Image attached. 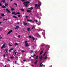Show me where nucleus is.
<instances>
[{
  "mask_svg": "<svg viewBox=\"0 0 67 67\" xmlns=\"http://www.w3.org/2000/svg\"><path fill=\"white\" fill-rule=\"evenodd\" d=\"M5 46V44H4L3 46H2L1 47V49H3V48H5L6 47Z\"/></svg>",
  "mask_w": 67,
  "mask_h": 67,
  "instance_id": "nucleus-1",
  "label": "nucleus"
},
{
  "mask_svg": "<svg viewBox=\"0 0 67 67\" xmlns=\"http://www.w3.org/2000/svg\"><path fill=\"white\" fill-rule=\"evenodd\" d=\"M27 22H34L35 21V20H29V19H27Z\"/></svg>",
  "mask_w": 67,
  "mask_h": 67,
  "instance_id": "nucleus-2",
  "label": "nucleus"
},
{
  "mask_svg": "<svg viewBox=\"0 0 67 67\" xmlns=\"http://www.w3.org/2000/svg\"><path fill=\"white\" fill-rule=\"evenodd\" d=\"M13 31L12 30H10L8 33L7 35H8V34H10L11 33H12V32Z\"/></svg>",
  "mask_w": 67,
  "mask_h": 67,
  "instance_id": "nucleus-3",
  "label": "nucleus"
},
{
  "mask_svg": "<svg viewBox=\"0 0 67 67\" xmlns=\"http://www.w3.org/2000/svg\"><path fill=\"white\" fill-rule=\"evenodd\" d=\"M6 11H7V12H8V13H11V12L9 10V9H8V8H6Z\"/></svg>",
  "mask_w": 67,
  "mask_h": 67,
  "instance_id": "nucleus-4",
  "label": "nucleus"
},
{
  "mask_svg": "<svg viewBox=\"0 0 67 67\" xmlns=\"http://www.w3.org/2000/svg\"><path fill=\"white\" fill-rule=\"evenodd\" d=\"M25 46L26 47H29V45L28 43H25Z\"/></svg>",
  "mask_w": 67,
  "mask_h": 67,
  "instance_id": "nucleus-5",
  "label": "nucleus"
},
{
  "mask_svg": "<svg viewBox=\"0 0 67 67\" xmlns=\"http://www.w3.org/2000/svg\"><path fill=\"white\" fill-rule=\"evenodd\" d=\"M39 58H40V60H42V59H43V56H42V55H41L39 57Z\"/></svg>",
  "mask_w": 67,
  "mask_h": 67,
  "instance_id": "nucleus-6",
  "label": "nucleus"
},
{
  "mask_svg": "<svg viewBox=\"0 0 67 67\" xmlns=\"http://www.w3.org/2000/svg\"><path fill=\"white\" fill-rule=\"evenodd\" d=\"M26 3V4H27L28 3H30V2L29 1H27L26 2L23 3V4H25Z\"/></svg>",
  "mask_w": 67,
  "mask_h": 67,
  "instance_id": "nucleus-7",
  "label": "nucleus"
},
{
  "mask_svg": "<svg viewBox=\"0 0 67 67\" xmlns=\"http://www.w3.org/2000/svg\"><path fill=\"white\" fill-rule=\"evenodd\" d=\"M19 27L18 26H17L15 28V30H16V29H19Z\"/></svg>",
  "mask_w": 67,
  "mask_h": 67,
  "instance_id": "nucleus-8",
  "label": "nucleus"
},
{
  "mask_svg": "<svg viewBox=\"0 0 67 67\" xmlns=\"http://www.w3.org/2000/svg\"><path fill=\"white\" fill-rule=\"evenodd\" d=\"M27 12H28V13H31V12H32V11L30 10H27Z\"/></svg>",
  "mask_w": 67,
  "mask_h": 67,
  "instance_id": "nucleus-9",
  "label": "nucleus"
},
{
  "mask_svg": "<svg viewBox=\"0 0 67 67\" xmlns=\"http://www.w3.org/2000/svg\"><path fill=\"white\" fill-rule=\"evenodd\" d=\"M27 30L28 31L30 32V31H31V29L30 28H28L27 29Z\"/></svg>",
  "mask_w": 67,
  "mask_h": 67,
  "instance_id": "nucleus-10",
  "label": "nucleus"
},
{
  "mask_svg": "<svg viewBox=\"0 0 67 67\" xmlns=\"http://www.w3.org/2000/svg\"><path fill=\"white\" fill-rule=\"evenodd\" d=\"M14 49L12 48L10 49V50H9V52L10 53L11 52V51H12V50H13Z\"/></svg>",
  "mask_w": 67,
  "mask_h": 67,
  "instance_id": "nucleus-11",
  "label": "nucleus"
},
{
  "mask_svg": "<svg viewBox=\"0 0 67 67\" xmlns=\"http://www.w3.org/2000/svg\"><path fill=\"white\" fill-rule=\"evenodd\" d=\"M33 7H31L30 8H28L29 10H33Z\"/></svg>",
  "mask_w": 67,
  "mask_h": 67,
  "instance_id": "nucleus-12",
  "label": "nucleus"
},
{
  "mask_svg": "<svg viewBox=\"0 0 67 67\" xmlns=\"http://www.w3.org/2000/svg\"><path fill=\"white\" fill-rule=\"evenodd\" d=\"M2 2H3V3H6V2H5V0H2L1 1Z\"/></svg>",
  "mask_w": 67,
  "mask_h": 67,
  "instance_id": "nucleus-13",
  "label": "nucleus"
},
{
  "mask_svg": "<svg viewBox=\"0 0 67 67\" xmlns=\"http://www.w3.org/2000/svg\"><path fill=\"white\" fill-rule=\"evenodd\" d=\"M11 10L12 11H14L15 10V9L14 8H12V7H10Z\"/></svg>",
  "mask_w": 67,
  "mask_h": 67,
  "instance_id": "nucleus-14",
  "label": "nucleus"
},
{
  "mask_svg": "<svg viewBox=\"0 0 67 67\" xmlns=\"http://www.w3.org/2000/svg\"><path fill=\"white\" fill-rule=\"evenodd\" d=\"M47 55H46V56L44 57V59H46V60L47 59Z\"/></svg>",
  "mask_w": 67,
  "mask_h": 67,
  "instance_id": "nucleus-15",
  "label": "nucleus"
},
{
  "mask_svg": "<svg viewBox=\"0 0 67 67\" xmlns=\"http://www.w3.org/2000/svg\"><path fill=\"white\" fill-rule=\"evenodd\" d=\"M43 64H42V63H41L40 64V66L41 67H43Z\"/></svg>",
  "mask_w": 67,
  "mask_h": 67,
  "instance_id": "nucleus-16",
  "label": "nucleus"
},
{
  "mask_svg": "<svg viewBox=\"0 0 67 67\" xmlns=\"http://www.w3.org/2000/svg\"><path fill=\"white\" fill-rule=\"evenodd\" d=\"M24 5L25 7H28V5H27V4H25Z\"/></svg>",
  "mask_w": 67,
  "mask_h": 67,
  "instance_id": "nucleus-17",
  "label": "nucleus"
},
{
  "mask_svg": "<svg viewBox=\"0 0 67 67\" xmlns=\"http://www.w3.org/2000/svg\"><path fill=\"white\" fill-rule=\"evenodd\" d=\"M2 8H3V9H5V8H6V7H5V6L3 5V6H2Z\"/></svg>",
  "mask_w": 67,
  "mask_h": 67,
  "instance_id": "nucleus-18",
  "label": "nucleus"
},
{
  "mask_svg": "<svg viewBox=\"0 0 67 67\" xmlns=\"http://www.w3.org/2000/svg\"><path fill=\"white\" fill-rule=\"evenodd\" d=\"M20 12H18L17 13H16V14H14V15H16V14H20Z\"/></svg>",
  "mask_w": 67,
  "mask_h": 67,
  "instance_id": "nucleus-19",
  "label": "nucleus"
},
{
  "mask_svg": "<svg viewBox=\"0 0 67 67\" xmlns=\"http://www.w3.org/2000/svg\"><path fill=\"white\" fill-rule=\"evenodd\" d=\"M5 51L6 52V53H8V49H7L5 50Z\"/></svg>",
  "mask_w": 67,
  "mask_h": 67,
  "instance_id": "nucleus-20",
  "label": "nucleus"
},
{
  "mask_svg": "<svg viewBox=\"0 0 67 67\" xmlns=\"http://www.w3.org/2000/svg\"><path fill=\"white\" fill-rule=\"evenodd\" d=\"M8 20L7 19H3V21H7Z\"/></svg>",
  "mask_w": 67,
  "mask_h": 67,
  "instance_id": "nucleus-21",
  "label": "nucleus"
},
{
  "mask_svg": "<svg viewBox=\"0 0 67 67\" xmlns=\"http://www.w3.org/2000/svg\"><path fill=\"white\" fill-rule=\"evenodd\" d=\"M20 10L21 11H24V10L23 9H20Z\"/></svg>",
  "mask_w": 67,
  "mask_h": 67,
  "instance_id": "nucleus-22",
  "label": "nucleus"
},
{
  "mask_svg": "<svg viewBox=\"0 0 67 67\" xmlns=\"http://www.w3.org/2000/svg\"><path fill=\"white\" fill-rule=\"evenodd\" d=\"M13 18H15V19H17V17H16V16H13Z\"/></svg>",
  "mask_w": 67,
  "mask_h": 67,
  "instance_id": "nucleus-23",
  "label": "nucleus"
},
{
  "mask_svg": "<svg viewBox=\"0 0 67 67\" xmlns=\"http://www.w3.org/2000/svg\"><path fill=\"white\" fill-rule=\"evenodd\" d=\"M24 25H27V23H25L24 22Z\"/></svg>",
  "mask_w": 67,
  "mask_h": 67,
  "instance_id": "nucleus-24",
  "label": "nucleus"
},
{
  "mask_svg": "<svg viewBox=\"0 0 67 67\" xmlns=\"http://www.w3.org/2000/svg\"><path fill=\"white\" fill-rule=\"evenodd\" d=\"M16 13L15 12H12V14H16Z\"/></svg>",
  "mask_w": 67,
  "mask_h": 67,
  "instance_id": "nucleus-25",
  "label": "nucleus"
},
{
  "mask_svg": "<svg viewBox=\"0 0 67 67\" xmlns=\"http://www.w3.org/2000/svg\"><path fill=\"white\" fill-rule=\"evenodd\" d=\"M39 4L38 5V7H40V5H41V2H40L39 3Z\"/></svg>",
  "mask_w": 67,
  "mask_h": 67,
  "instance_id": "nucleus-26",
  "label": "nucleus"
},
{
  "mask_svg": "<svg viewBox=\"0 0 67 67\" xmlns=\"http://www.w3.org/2000/svg\"><path fill=\"white\" fill-rule=\"evenodd\" d=\"M5 6H7L8 5V3H5Z\"/></svg>",
  "mask_w": 67,
  "mask_h": 67,
  "instance_id": "nucleus-27",
  "label": "nucleus"
},
{
  "mask_svg": "<svg viewBox=\"0 0 67 67\" xmlns=\"http://www.w3.org/2000/svg\"><path fill=\"white\" fill-rule=\"evenodd\" d=\"M43 51H41L40 53V55L42 54V53H43Z\"/></svg>",
  "mask_w": 67,
  "mask_h": 67,
  "instance_id": "nucleus-28",
  "label": "nucleus"
},
{
  "mask_svg": "<svg viewBox=\"0 0 67 67\" xmlns=\"http://www.w3.org/2000/svg\"><path fill=\"white\" fill-rule=\"evenodd\" d=\"M37 60L35 62V64H37Z\"/></svg>",
  "mask_w": 67,
  "mask_h": 67,
  "instance_id": "nucleus-29",
  "label": "nucleus"
},
{
  "mask_svg": "<svg viewBox=\"0 0 67 67\" xmlns=\"http://www.w3.org/2000/svg\"><path fill=\"white\" fill-rule=\"evenodd\" d=\"M38 56H36V58H35V59H36L37 58H38Z\"/></svg>",
  "mask_w": 67,
  "mask_h": 67,
  "instance_id": "nucleus-30",
  "label": "nucleus"
},
{
  "mask_svg": "<svg viewBox=\"0 0 67 67\" xmlns=\"http://www.w3.org/2000/svg\"><path fill=\"white\" fill-rule=\"evenodd\" d=\"M5 15H4V14H2V16H5Z\"/></svg>",
  "mask_w": 67,
  "mask_h": 67,
  "instance_id": "nucleus-31",
  "label": "nucleus"
},
{
  "mask_svg": "<svg viewBox=\"0 0 67 67\" xmlns=\"http://www.w3.org/2000/svg\"><path fill=\"white\" fill-rule=\"evenodd\" d=\"M32 38L33 40V41H34V40H35V38H34V37H32Z\"/></svg>",
  "mask_w": 67,
  "mask_h": 67,
  "instance_id": "nucleus-32",
  "label": "nucleus"
},
{
  "mask_svg": "<svg viewBox=\"0 0 67 67\" xmlns=\"http://www.w3.org/2000/svg\"><path fill=\"white\" fill-rule=\"evenodd\" d=\"M21 52L23 53H24V52H25V51L24 50H22L21 51Z\"/></svg>",
  "mask_w": 67,
  "mask_h": 67,
  "instance_id": "nucleus-33",
  "label": "nucleus"
},
{
  "mask_svg": "<svg viewBox=\"0 0 67 67\" xmlns=\"http://www.w3.org/2000/svg\"><path fill=\"white\" fill-rule=\"evenodd\" d=\"M34 29H35V26H33L32 27V29H34Z\"/></svg>",
  "mask_w": 67,
  "mask_h": 67,
  "instance_id": "nucleus-34",
  "label": "nucleus"
},
{
  "mask_svg": "<svg viewBox=\"0 0 67 67\" xmlns=\"http://www.w3.org/2000/svg\"><path fill=\"white\" fill-rule=\"evenodd\" d=\"M46 54V52H45L44 54H43V56H44Z\"/></svg>",
  "mask_w": 67,
  "mask_h": 67,
  "instance_id": "nucleus-35",
  "label": "nucleus"
},
{
  "mask_svg": "<svg viewBox=\"0 0 67 67\" xmlns=\"http://www.w3.org/2000/svg\"><path fill=\"white\" fill-rule=\"evenodd\" d=\"M15 45H18V44L17 43H15Z\"/></svg>",
  "mask_w": 67,
  "mask_h": 67,
  "instance_id": "nucleus-36",
  "label": "nucleus"
},
{
  "mask_svg": "<svg viewBox=\"0 0 67 67\" xmlns=\"http://www.w3.org/2000/svg\"><path fill=\"white\" fill-rule=\"evenodd\" d=\"M37 4H35V7H37Z\"/></svg>",
  "mask_w": 67,
  "mask_h": 67,
  "instance_id": "nucleus-37",
  "label": "nucleus"
},
{
  "mask_svg": "<svg viewBox=\"0 0 67 67\" xmlns=\"http://www.w3.org/2000/svg\"><path fill=\"white\" fill-rule=\"evenodd\" d=\"M14 4H15V5H16L17 6V7L18 6V4H16L15 3H14Z\"/></svg>",
  "mask_w": 67,
  "mask_h": 67,
  "instance_id": "nucleus-38",
  "label": "nucleus"
},
{
  "mask_svg": "<svg viewBox=\"0 0 67 67\" xmlns=\"http://www.w3.org/2000/svg\"><path fill=\"white\" fill-rule=\"evenodd\" d=\"M29 38H31V36H29Z\"/></svg>",
  "mask_w": 67,
  "mask_h": 67,
  "instance_id": "nucleus-39",
  "label": "nucleus"
},
{
  "mask_svg": "<svg viewBox=\"0 0 67 67\" xmlns=\"http://www.w3.org/2000/svg\"><path fill=\"white\" fill-rule=\"evenodd\" d=\"M25 0H21V1L22 2H25Z\"/></svg>",
  "mask_w": 67,
  "mask_h": 67,
  "instance_id": "nucleus-40",
  "label": "nucleus"
},
{
  "mask_svg": "<svg viewBox=\"0 0 67 67\" xmlns=\"http://www.w3.org/2000/svg\"><path fill=\"white\" fill-rule=\"evenodd\" d=\"M10 58L12 59H13V58H14V57H11Z\"/></svg>",
  "mask_w": 67,
  "mask_h": 67,
  "instance_id": "nucleus-41",
  "label": "nucleus"
},
{
  "mask_svg": "<svg viewBox=\"0 0 67 67\" xmlns=\"http://www.w3.org/2000/svg\"><path fill=\"white\" fill-rule=\"evenodd\" d=\"M1 36V35H0V39H1V38H2V37H0Z\"/></svg>",
  "mask_w": 67,
  "mask_h": 67,
  "instance_id": "nucleus-42",
  "label": "nucleus"
},
{
  "mask_svg": "<svg viewBox=\"0 0 67 67\" xmlns=\"http://www.w3.org/2000/svg\"><path fill=\"white\" fill-rule=\"evenodd\" d=\"M2 3H0V6H2Z\"/></svg>",
  "mask_w": 67,
  "mask_h": 67,
  "instance_id": "nucleus-43",
  "label": "nucleus"
},
{
  "mask_svg": "<svg viewBox=\"0 0 67 67\" xmlns=\"http://www.w3.org/2000/svg\"><path fill=\"white\" fill-rule=\"evenodd\" d=\"M27 41H25V43H27Z\"/></svg>",
  "mask_w": 67,
  "mask_h": 67,
  "instance_id": "nucleus-44",
  "label": "nucleus"
},
{
  "mask_svg": "<svg viewBox=\"0 0 67 67\" xmlns=\"http://www.w3.org/2000/svg\"><path fill=\"white\" fill-rule=\"evenodd\" d=\"M20 35H19L18 36V37H19V38H20Z\"/></svg>",
  "mask_w": 67,
  "mask_h": 67,
  "instance_id": "nucleus-45",
  "label": "nucleus"
},
{
  "mask_svg": "<svg viewBox=\"0 0 67 67\" xmlns=\"http://www.w3.org/2000/svg\"><path fill=\"white\" fill-rule=\"evenodd\" d=\"M25 61H26V60L25 59L23 60V62H25Z\"/></svg>",
  "mask_w": 67,
  "mask_h": 67,
  "instance_id": "nucleus-46",
  "label": "nucleus"
},
{
  "mask_svg": "<svg viewBox=\"0 0 67 67\" xmlns=\"http://www.w3.org/2000/svg\"><path fill=\"white\" fill-rule=\"evenodd\" d=\"M20 16H21V15H18V17H20Z\"/></svg>",
  "mask_w": 67,
  "mask_h": 67,
  "instance_id": "nucleus-47",
  "label": "nucleus"
},
{
  "mask_svg": "<svg viewBox=\"0 0 67 67\" xmlns=\"http://www.w3.org/2000/svg\"><path fill=\"white\" fill-rule=\"evenodd\" d=\"M26 18H28L29 16H25Z\"/></svg>",
  "mask_w": 67,
  "mask_h": 67,
  "instance_id": "nucleus-48",
  "label": "nucleus"
},
{
  "mask_svg": "<svg viewBox=\"0 0 67 67\" xmlns=\"http://www.w3.org/2000/svg\"><path fill=\"white\" fill-rule=\"evenodd\" d=\"M7 60L8 62H10V60L9 59H8Z\"/></svg>",
  "mask_w": 67,
  "mask_h": 67,
  "instance_id": "nucleus-49",
  "label": "nucleus"
},
{
  "mask_svg": "<svg viewBox=\"0 0 67 67\" xmlns=\"http://www.w3.org/2000/svg\"><path fill=\"white\" fill-rule=\"evenodd\" d=\"M3 56L5 57V54Z\"/></svg>",
  "mask_w": 67,
  "mask_h": 67,
  "instance_id": "nucleus-50",
  "label": "nucleus"
},
{
  "mask_svg": "<svg viewBox=\"0 0 67 67\" xmlns=\"http://www.w3.org/2000/svg\"><path fill=\"white\" fill-rule=\"evenodd\" d=\"M19 24H20V23H18L17 24L19 25Z\"/></svg>",
  "mask_w": 67,
  "mask_h": 67,
  "instance_id": "nucleus-51",
  "label": "nucleus"
},
{
  "mask_svg": "<svg viewBox=\"0 0 67 67\" xmlns=\"http://www.w3.org/2000/svg\"><path fill=\"white\" fill-rule=\"evenodd\" d=\"M9 46H12V45L11 44H9Z\"/></svg>",
  "mask_w": 67,
  "mask_h": 67,
  "instance_id": "nucleus-52",
  "label": "nucleus"
},
{
  "mask_svg": "<svg viewBox=\"0 0 67 67\" xmlns=\"http://www.w3.org/2000/svg\"><path fill=\"white\" fill-rule=\"evenodd\" d=\"M35 21V22H38V21H37V20H36Z\"/></svg>",
  "mask_w": 67,
  "mask_h": 67,
  "instance_id": "nucleus-53",
  "label": "nucleus"
},
{
  "mask_svg": "<svg viewBox=\"0 0 67 67\" xmlns=\"http://www.w3.org/2000/svg\"><path fill=\"white\" fill-rule=\"evenodd\" d=\"M16 53H17V52H15V55H16Z\"/></svg>",
  "mask_w": 67,
  "mask_h": 67,
  "instance_id": "nucleus-54",
  "label": "nucleus"
},
{
  "mask_svg": "<svg viewBox=\"0 0 67 67\" xmlns=\"http://www.w3.org/2000/svg\"><path fill=\"white\" fill-rule=\"evenodd\" d=\"M31 52L32 53H33V50H31Z\"/></svg>",
  "mask_w": 67,
  "mask_h": 67,
  "instance_id": "nucleus-55",
  "label": "nucleus"
},
{
  "mask_svg": "<svg viewBox=\"0 0 67 67\" xmlns=\"http://www.w3.org/2000/svg\"><path fill=\"white\" fill-rule=\"evenodd\" d=\"M15 64H16V61H15Z\"/></svg>",
  "mask_w": 67,
  "mask_h": 67,
  "instance_id": "nucleus-56",
  "label": "nucleus"
},
{
  "mask_svg": "<svg viewBox=\"0 0 67 67\" xmlns=\"http://www.w3.org/2000/svg\"><path fill=\"white\" fill-rule=\"evenodd\" d=\"M34 56H36V55L35 54H34Z\"/></svg>",
  "mask_w": 67,
  "mask_h": 67,
  "instance_id": "nucleus-57",
  "label": "nucleus"
},
{
  "mask_svg": "<svg viewBox=\"0 0 67 67\" xmlns=\"http://www.w3.org/2000/svg\"><path fill=\"white\" fill-rule=\"evenodd\" d=\"M15 57L16 58H18V57L16 56H15Z\"/></svg>",
  "mask_w": 67,
  "mask_h": 67,
  "instance_id": "nucleus-58",
  "label": "nucleus"
},
{
  "mask_svg": "<svg viewBox=\"0 0 67 67\" xmlns=\"http://www.w3.org/2000/svg\"><path fill=\"white\" fill-rule=\"evenodd\" d=\"M3 10H4V11H5V9H4Z\"/></svg>",
  "mask_w": 67,
  "mask_h": 67,
  "instance_id": "nucleus-59",
  "label": "nucleus"
},
{
  "mask_svg": "<svg viewBox=\"0 0 67 67\" xmlns=\"http://www.w3.org/2000/svg\"><path fill=\"white\" fill-rule=\"evenodd\" d=\"M1 23H2V22H0V24Z\"/></svg>",
  "mask_w": 67,
  "mask_h": 67,
  "instance_id": "nucleus-60",
  "label": "nucleus"
},
{
  "mask_svg": "<svg viewBox=\"0 0 67 67\" xmlns=\"http://www.w3.org/2000/svg\"><path fill=\"white\" fill-rule=\"evenodd\" d=\"M0 18H1V19H2V17H1V16H0Z\"/></svg>",
  "mask_w": 67,
  "mask_h": 67,
  "instance_id": "nucleus-61",
  "label": "nucleus"
},
{
  "mask_svg": "<svg viewBox=\"0 0 67 67\" xmlns=\"http://www.w3.org/2000/svg\"><path fill=\"white\" fill-rule=\"evenodd\" d=\"M43 46V44L41 45V46Z\"/></svg>",
  "mask_w": 67,
  "mask_h": 67,
  "instance_id": "nucleus-62",
  "label": "nucleus"
},
{
  "mask_svg": "<svg viewBox=\"0 0 67 67\" xmlns=\"http://www.w3.org/2000/svg\"><path fill=\"white\" fill-rule=\"evenodd\" d=\"M13 1V0H11L10 1Z\"/></svg>",
  "mask_w": 67,
  "mask_h": 67,
  "instance_id": "nucleus-63",
  "label": "nucleus"
},
{
  "mask_svg": "<svg viewBox=\"0 0 67 67\" xmlns=\"http://www.w3.org/2000/svg\"><path fill=\"white\" fill-rule=\"evenodd\" d=\"M32 66H33H33H34V65H32Z\"/></svg>",
  "mask_w": 67,
  "mask_h": 67,
  "instance_id": "nucleus-64",
  "label": "nucleus"
}]
</instances>
